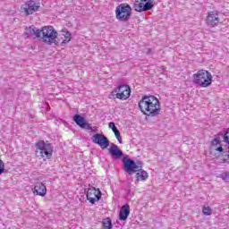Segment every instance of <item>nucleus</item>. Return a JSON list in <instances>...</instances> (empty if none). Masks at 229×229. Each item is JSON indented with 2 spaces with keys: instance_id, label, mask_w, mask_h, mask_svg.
I'll return each instance as SVG.
<instances>
[{
  "instance_id": "f257e3e1",
  "label": "nucleus",
  "mask_w": 229,
  "mask_h": 229,
  "mask_svg": "<svg viewBox=\"0 0 229 229\" xmlns=\"http://www.w3.org/2000/svg\"><path fill=\"white\" fill-rule=\"evenodd\" d=\"M25 35L27 37H36L41 42H45L48 46H58L60 44V39H58V32L55 30L53 26H45L42 29H37L35 26H30L25 29Z\"/></svg>"
},
{
  "instance_id": "f03ea898",
  "label": "nucleus",
  "mask_w": 229,
  "mask_h": 229,
  "mask_svg": "<svg viewBox=\"0 0 229 229\" xmlns=\"http://www.w3.org/2000/svg\"><path fill=\"white\" fill-rule=\"evenodd\" d=\"M138 106L144 115L147 117H157L160 115V100L153 95H143L140 100Z\"/></svg>"
},
{
  "instance_id": "7ed1b4c3",
  "label": "nucleus",
  "mask_w": 229,
  "mask_h": 229,
  "mask_svg": "<svg viewBox=\"0 0 229 229\" xmlns=\"http://www.w3.org/2000/svg\"><path fill=\"white\" fill-rule=\"evenodd\" d=\"M192 83L202 88L210 87L212 85V73L207 70H199L192 75Z\"/></svg>"
},
{
  "instance_id": "20e7f679",
  "label": "nucleus",
  "mask_w": 229,
  "mask_h": 229,
  "mask_svg": "<svg viewBox=\"0 0 229 229\" xmlns=\"http://www.w3.org/2000/svg\"><path fill=\"white\" fill-rule=\"evenodd\" d=\"M115 15L119 22H128L131 18V6L127 3L120 4L116 6Z\"/></svg>"
},
{
  "instance_id": "39448f33",
  "label": "nucleus",
  "mask_w": 229,
  "mask_h": 229,
  "mask_svg": "<svg viewBox=\"0 0 229 229\" xmlns=\"http://www.w3.org/2000/svg\"><path fill=\"white\" fill-rule=\"evenodd\" d=\"M122 164L125 173H127V174L130 176H131V174L134 173H137V171H140L142 169L140 162L136 163L135 160L130 158V156H124L122 158Z\"/></svg>"
},
{
  "instance_id": "423d86ee",
  "label": "nucleus",
  "mask_w": 229,
  "mask_h": 229,
  "mask_svg": "<svg viewBox=\"0 0 229 229\" xmlns=\"http://www.w3.org/2000/svg\"><path fill=\"white\" fill-rule=\"evenodd\" d=\"M37 149H39L41 157L49 158L53 155V147L48 141L39 140L36 143Z\"/></svg>"
},
{
  "instance_id": "0eeeda50",
  "label": "nucleus",
  "mask_w": 229,
  "mask_h": 229,
  "mask_svg": "<svg viewBox=\"0 0 229 229\" xmlns=\"http://www.w3.org/2000/svg\"><path fill=\"white\" fill-rule=\"evenodd\" d=\"M91 140L94 144H98L101 149H106L110 146V140L104 134L96 133L91 137Z\"/></svg>"
},
{
  "instance_id": "6e6552de",
  "label": "nucleus",
  "mask_w": 229,
  "mask_h": 229,
  "mask_svg": "<svg viewBox=\"0 0 229 229\" xmlns=\"http://www.w3.org/2000/svg\"><path fill=\"white\" fill-rule=\"evenodd\" d=\"M38 8H40V5H37L35 0H30L27 3L23 4L21 7L22 12H24L26 15H33L35 12H38Z\"/></svg>"
},
{
  "instance_id": "1a4fd4ad",
  "label": "nucleus",
  "mask_w": 229,
  "mask_h": 229,
  "mask_svg": "<svg viewBox=\"0 0 229 229\" xmlns=\"http://www.w3.org/2000/svg\"><path fill=\"white\" fill-rule=\"evenodd\" d=\"M101 196H103V193L99 190H96L95 188H89L87 191L86 198L91 205H94L96 201H99L101 199Z\"/></svg>"
},
{
  "instance_id": "9d476101",
  "label": "nucleus",
  "mask_w": 229,
  "mask_h": 229,
  "mask_svg": "<svg viewBox=\"0 0 229 229\" xmlns=\"http://www.w3.org/2000/svg\"><path fill=\"white\" fill-rule=\"evenodd\" d=\"M155 6V4L153 2H140L139 0H136L133 8L135 12H148V10H152Z\"/></svg>"
},
{
  "instance_id": "9b49d317",
  "label": "nucleus",
  "mask_w": 229,
  "mask_h": 229,
  "mask_svg": "<svg viewBox=\"0 0 229 229\" xmlns=\"http://www.w3.org/2000/svg\"><path fill=\"white\" fill-rule=\"evenodd\" d=\"M72 119L77 126H80V128H82L83 130H92V126H90V123H87L85 117L81 116V114H74Z\"/></svg>"
},
{
  "instance_id": "f8f14e48",
  "label": "nucleus",
  "mask_w": 229,
  "mask_h": 229,
  "mask_svg": "<svg viewBox=\"0 0 229 229\" xmlns=\"http://www.w3.org/2000/svg\"><path fill=\"white\" fill-rule=\"evenodd\" d=\"M109 155H111L114 160H119V158H123V155L124 154L117 145L112 144V146L109 148Z\"/></svg>"
},
{
  "instance_id": "ddd939ff",
  "label": "nucleus",
  "mask_w": 229,
  "mask_h": 229,
  "mask_svg": "<svg viewBox=\"0 0 229 229\" xmlns=\"http://www.w3.org/2000/svg\"><path fill=\"white\" fill-rule=\"evenodd\" d=\"M32 191H33V193L36 194V196H41V197L46 196L47 192V189L46 188V185L42 182L36 183Z\"/></svg>"
},
{
  "instance_id": "4468645a",
  "label": "nucleus",
  "mask_w": 229,
  "mask_h": 229,
  "mask_svg": "<svg viewBox=\"0 0 229 229\" xmlns=\"http://www.w3.org/2000/svg\"><path fill=\"white\" fill-rule=\"evenodd\" d=\"M207 21L209 26L213 28L219 24V16L216 12H209L207 17Z\"/></svg>"
},
{
  "instance_id": "2eb2a0df",
  "label": "nucleus",
  "mask_w": 229,
  "mask_h": 229,
  "mask_svg": "<svg viewBox=\"0 0 229 229\" xmlns=\"http://www.w3.org/2000/svg\"><path fill=\"white\" fill-rule=\"evenodd\" d=\"M129 216H130V205L125 204L122 206V208H120L119 219L120 221H126Z\"/></svg>"
},
{
  "instance_id": "dca6fc26",
  "label": "nucleus",
  "mask_w": 229,
  "mask_h": 229,
  "mask_svg": "<svg viewBox=\"0 0 229 229\" xmlns=\"http://www.w3.org/2000/svg\"><path fill=\"white\" fill-rule=\"evenodd\" d=\"M118 92L116 93L117 99L126 100L128 96H124V91L130 89L129 85H120L117 87Z\"/></svg>"
},
{
  "instance_id": "f3484780",
  "label": "nucleus",
  "mask_w": 229,
  "mask_h": 229,
  "mask_svg": "<svg viewBox=\"0 0 229 229\" xmlns=\"http://www.w3.org/2000/svg\"><path fill=\"white\" fill-rule=\"evenodd\" d=\"M63 35L64 37V39L61 42V46H65V44H69V42H71V32H69V30L67 29H63Z\"/></svg>"
},
{
  "instance_id": "a211bd4d",
  "label": "nucleus",
  "mask_w": 229,
  "mask_h": 229,
  "mask_svg": "<svg viewBox=\"0 0 229 229\" xmlns=\"http://www.w3.org/2000/svg\"><path fill=\"white\" fill-rule=\"evenodd\" d=\"M136 178L138 181L141 180L143 182L148 180V172L142 170V168H141V170L137 171Z\"/></svg>"
},
{
  "instance_id": "6ab92c4d",
  "label": "nucleus",
  "mask_w": 229,
  "mask_h": 229,
  "mask_svg": "<svg viewBox=\"0 0 229 229\" xmlns=\"http://www.w3.org/2000/svg\"><path fill=\"white\" fill-rule=\"evenodd\" d=\"M102 226H103V229H112L114 226L112 225V219L110 217H106V218L103 219Z\"/></svg>"
},
{
  "instance_id": "aec40b11",
  "label": "nucleus",
  "mask_w": 229,
  "mask_h": 229,
  "mask_svg": "<svg viewBox=\"0 0 229 229\" xmlns=\"http://www.w3.org/2000/svg\"><path fill=\"white\" fill-rule=\"evenodd\" d=\"M221 164H229V150H225L220 157Z\"/></svg>"
},
{
  "instance_id": "412c9836",
  "label": "nucleus",
  "mask_w": 229,
  "mask_h": 229,
  "mask_svg": "<svg viewBox=\"0 0 229 229\" xmlns=\"http://www.w3.org/2000/svg\"><path fill=\"white\" fill-rule=\"evenodd\" d=\"M113 132L114 133V137H116V140L120 144H123V138L121 137V131H119V129L117 127L113 130Z\"/></svg>"
},
{
  "instance_id": "4be33fe9",
  "label": "nucleus",
  "mask_w": 229,
  "mask_h": 229,
  "mask_svg": "<svg viewBox=\"0 0 229 229\" xmlns=\"http://www.w3.org/2000/svg\"><path fill=\"white\" fill-rule=\"evenodd\" d=\"M219 135L224 139V142H226V144L229 145V128L226 130L225 134L220 133Z\"/></svg>"
},
{
  "instance_id": "5701e85b",
  "label": "nucleus",
  "mask_w": 229,
  "mask_h": 229,
  "mask_svg": "<svg viewBox=\"0 0 229 229\" xmlns=\"http://www.w3.org/2000/svg\"><path fill=\"white\" fill-rule=\"evenodd\" d=\"M202 212L204 216H212V208L210 207H204Z\"/></svg>"
},
{
  "instance_id": "b1692460",
  "label": "nucleus",
  "mask_w": 229,
  "mask_h": 229,
  "mask_svg": "<svg viewBox=\"0 0 229 229\" xmlns=\"http://www.w3.org/2000/svg\"><path fill=\"white\" fill-rule=\"evenodd\" d=\"M220 178H222V180H224L225 182H228L229 180V172H224L223 174H221L219 175Z\"/></svg>"
},
{
  "instance_id": "393cba45",
  "label": "nucleus",
  "mask_w": 229,
  "mask_h": 229,
  "mask_svg": "<svg viewBox=\"0 0 229 229\" xmlns=\"http://www.w3.org/2000/svg\"><path fill=\"white\" fill-rule=\"evenodd\" d=\"M211 144H212V146H217L218 144H221V138L217 137V138L213 139Z\"/></svg>"
},
{
  "instance_id": "a878e982",
  "label": "nucleus",
  "mask_w": 229,
  "mask_h": 229,
  "mask_svg": "<svg viewBox=\"0 0 229 229\" xmlns=\"http://www.w3.org/2000/svg\"><path fill=\"white\" fill-rule=\"evenodd\" d=\"M131 94V89H130V88L123 92V95L127 96V99H128V98H130Z\"/></svg>"
},
{
  "instance_id": "bb28decb",
  "label": "nucleus",
  "mask_w": 229,
  "mask_h": 229,
  "mask_svg": "<svg viewBox=\"0 0 229 229\" xmlns=\"http://www.w3.org/2000/svg\"><path fill=\"white\" fill-rule=\"evenodd\" d=\"M109 128L112 129V131L115 130L117 126H115V123L114 122H111L108 123Z\"/></svg>"
},
{
  "instance_id": "cd10ccee",
  "label": "nucleus",
  "mask_w": 229,
  "mask_h": 229,
  "mask_svg": "<svg viewBox=\"0 0 229 229\" xmlns=\"http://www.w3.org/2000/svg\"><path fill=\"white\" fill-rule=\"evenodd\" d=\"M216 151H218V153H225V150H224L223 147L216 148Z\"/></svg>"
},
{
  "instance_id": "c85d7f7f",
  "label": "nucleus",
  "mask_w": 229,
  "mask_h": 229,
  "mask_svg": "<svg viewBox=\"0 0 229 229\" xmlns=\"http://www.w3.org/2000/svg\"><path fill=\"white\" fill-rule=\"evenodd\" d=\"M147 55H153V50L151 48H148Z\"/></svg>"
},
{
  "instance_id": "c756f323",
  "label": "nucleus",
  "mask_w": 229,
  "mask_h": 229,
  "mask_svg": "<svg viewBox=\"0 0 229 229\" xmlns=\"http://www.w3.org/2000/svg\"><path fill=\"white\" fill-rule=\"evenodd\" d=\"M4 173V165H0V174H3Z\"/></svg>"
},
{
  "instance_id": "7c9ffc66",
  "label": "nucleus",
  "mask_w": 229,
  "mask_h": 229,
  "mask_svg": "<svg viewBox=\"0 0 229 229\" xmlns=\"http://www.w3.org/2000/svg\"><path fill=\"white\" fill-rule=\"evenodd\" d=\"M140 3H153V0H140Z\"/></svg>"
},
{
  "instance_id": "2f4dec72",
  "label": "nucleus",
  "mask_w": 229,
  "mask_h": 229,
  "mask_svg": "<svg viewBox=\"0 0 229 229\" xmlns=\"http://www.w3.org/2000/svg\"><path fill=\"white\" fill-rule=\"evenodd\" d=\"M3 165H4V162H3V160L0 159V166L3 167Z\"/></svg>"
},
{
  "instance_id": "473e14b6",
  "label": "nucleus",
  "mask_w": 229,
  "mask_h": 229,
  "mask_svg": "<svg viewBox=\"0 0 229 229\" xmlns=\"http://www.w3.org/2000/svg\"><path fill=\"white\" fill-rule=\"evenodd\" d=\"M114 1H122V0H114Z\"/></svg>"
}]
</instances>
